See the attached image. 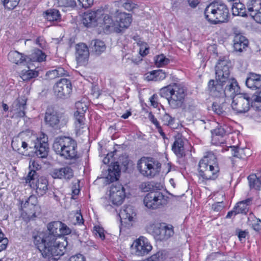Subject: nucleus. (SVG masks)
<instances>
[{
  "label": "nucleus",
  "instance_id": "obj_1",
  "mask_svg": "<svg viewBox=\"0 0 261 261\" xmlns=\"http://www.w3.org/2000/svg\"><path fill=\"white\" fill-rule=\"evenodd\" d=\"M60 226V221H53L47 224V231L32 232L33 243L46 261H56L64 254L67 243L58 240Z\"/></svg>",
  "mask_w": 261,
  "mask_h": 261
},
{
  "label": "nucleus",
  "instance_id": "obj_2",
  "mask_svg": "<svg viewBox=\"0 0 261 261\" xmlns=\"http://www.w3.org/2000/svg\"><path fill=\"white\" fill-rule=\"evenodd\" d=\"M220 168L216 156L213 152H207L199 162L198 176L203 180H215L219 175Z\"/></svg>",
  "mask_w": 261,
  "mask_h": 261
},
{
  "label": "nucleus",
  "instance_id": "obj_3",
  "mask_svg": "<svg viewBox=\"0 0 261 261\" xmlns=\"http://www.w3.org/2000/svg\"><path fill=\"white\" fill-rule=\"evenodd\" d=\"M53 148L57 154L65 159H77L79 158L76 142L70 137L63 136L57 138Z\"/></svg>",
  "mask_w": 261,
  "mask_h": 261
},
{
  "label": "nucleus",
  "instance_id": "obj_4",
  "mask_svg": "<svg viewBox=\"0 0 261 261\" xmlns=\"http://www.w3.org/2000/svg\"><path fill=\"white\" fill-rule=\"evenodd\" d=\"M229 10L226 5L214 2L208 5L204 10L205 18L212 24H218L228 21Z\"/></svg>",
  "mask_w": 261,
  "mask_h": 261
},
{
  "label": "nucleus",
  "instance_id": "obj_5",
  "mask_svg": "<svg viewBox=\"0 0 261 261\" xmlns=\"http://www.w3.org/2000/svg\"><path fill=\"white\" fill-rule=\"evenodd\" d=\"M230 67L231 63L227 57L220 58L215 67L216 79L218 80L219 82L225 81L229 86L228 89L235 90V89H240V87L236 80L230 77Z\"/></svg>",
  "mask_w": 261,
  "mask_h": 261
},
{
  "label": "nucleus",
  "instance_id": "obj_6",
  "mask_svg": "<svg viewBox=\"0 0 261 261\" xmlns=\"http://www.w3.org/2000/svg\"><path fill=\"white\" fill-rule=\"evenodd\" d=\"M187 88L183 83L173 84V90L168 103L172 109H182L187 111L185 106L186 97L187 95ZM194 106H191L187 110H193Z\"/></svg>",
  "mask_w": 261,
  "mask_h": 261
},
{
  "label": "nucleus",
  "instance_id": "obj_7",
  "mask_svg": "<svg viewBox=\"0 0 261 261\" xmlns=\"http://www.w3.org/2000/svg\"><path fill=\"white\" fill-rule=\"evenodd\" d=\"M137 167L142 175L151 178L160 172L161 164L153 158L143 156L138 161Z\"/></svg>",
  "mask_w": 261,
  "mask_h": 261
},
{
  "label": "nucleus",
  "instance_id": "obj_8",
  "mask_svg": "<svg viewBox=\"0 0 261 261\" xmlns=\"http://www.w3.org/2000/svg\"><path fill=\"white\" fill-rule=\"evenodd\" d=\"M225 81H219L218 80H211L207 85L208 91L210 94L215 97L224 98L227 96L232 97L236 93L239 92L240 89L231 90L228 89L229 85Z\"/></svg>",
  "mask_w": 261,
  "mask_h": 261
},
{
  "label": "nucleus",
  "instance_id": "obj_9",
  "mask_svg": "<svg viewBox=\"0 0 261 261\" xmlns=\"http://www.w3.org/2000/svg\"><path fill=\"white\" fill-rule=\"evenodd\" d=\"M68 121L67 115L55 110L52 107H47L44 117V122L48 126L60 128L65 126Z\"/></svg>",
  "mask_w": 261,
  "mask_h": 261
},
{
  "label": "nucleus",
  "instance_id": "obj_10",
  "mask_svg": "<svg viewBox=\"0 0 261 261\" xmlns=\"http://www.w3.org/2000/svg\"><path fill=\"white\" fill-rule=\"evenodd\" d=\"M168 201V197L159 190L149 192L143 199L145 206L151 210L164 207L167 204Z\"/></svg>",
  "mask_w": 261,
  "mask_h": 261
},
{
  "label": "nucleus",
  "instance_id": "obj_11",
  "mask_svg": "<svg viewBox=\"0 0 261 261\" xmlns=\"http://www.w3.org/2000/svg\"><path fill=\"white\" fill-rule=\"evenodd\" d=\"M232 99L231 107L237 114L247 112L251 107L250 95L247 93H235Z\"/></svg>",
  "mask_w": 261,
  "mask_h": 261
},
{
  "label": "nucleus",
  "instance_id": "obj_12",
  "mask_svg": "<svg viewBox=\"0 0 261 261\" xmlns=\"http://www.w3.org/2000/svg\"><path fill=\"white\" fill-rule=\"evenodd\" d=\"M152 246L144 237L141 236L136 239L130 246L132 254L139 256L147 255L152 249Z\"/></svg>",
  "mask_w": 261,
  "mask_h": 261
},
{
  "label": "nucleus",
  "instance_id": "obj_13",
  "mask_svg": "<svg viewBox=\"0 0 261 261\" xmlns=\"http://www.w3.org/2000/svg\"><path fill=\"white\" fill-rule=\"evenodd\" d=\"M125 197L124 188L121 184L115 183L111 185L109 191V197L113 204H121Z\"/></svg>",
  "mask_w": 261,
  "mask_h": 261
},
{
  "label": "nucleus",
  "instance_id": "obj_14",
  "mask_svg": "<svg viewBox=\"0 0 261 261\" xmlns=\"http://www.w3.org/2000/svg\"><path fill=\"white\" fill-rule=\"evenodd\" d=\"M55 94L60 98H67L72 92L71 81L67 79H61L54 87Z\"/></svg>",
  "mask_w": 261,
  "mask_h": 261
},
{
  "label": "nucleus",
  "instance_id": "obj_15",
  "mask_svg": "<svg viewBox=\"0 0 261 261\" xmlns=\"http://www.w3.org/2000/svg\"><path fill=\"white\" fill-rule=\"evenodd\" d=\"M152 234L158 240H166L174 234L173 226L165 224L154 225L152 226Z\"/></svg>",
  "mask_w": 261,
  "mask_h": 261
},
{
  "label": "nucleus",
  "instance_id": "obj_16",
  "mask_svg": "<svg viewBox=\"0 0 261 261\" xmlns=\"http://www.w3.org/2000/svg\"><path fill=\"white\" fill-rule=\"evenodd\" d=\"M42 136V137L37 138L34 141V147L35 149V153L38 158H46L49 151L48 138L44 134Z\"/></svg>",
  "mask_w": 261,
  "mask_h": 261
},
{
  "label": "nucleus",
  "instance_id": "obj_17",
  "mask_svg": "<svg viewBox=\"0 0 261 261\" xmlns=\"http://www.w3.org/2000/svg\"><path fill=\"white\" fill-rule=\"evenodd\" d=\"M130 14L127 13H119L116 17L115 24L112 27L113 32L120 33L127 29L132 22Z\"/></svg>",
  "mask_w": 261,
  "mask_h": 261
},
{
  "label": "nucleus",
  "instance_id": "obj_18",
  "mask_svg": "<svg viewBox=\"0 0 261 261\" xmlns=\"http://www.w3.org/2000/svg\"><path fill=\"white\" fill-rule=\"evenodd\" d=\"M102 15L103 11L101 10L86 12L83 15V24L87 27H95L97 24V21L100 20Z\"/></svg>",
  "mask_w": 261,
  "mask_h": 261
},
{
  "label": "nucleus",
  "instance_id": "obj_19",
  "mask_svg": "<svg viewBox=\"0 0 261 261\" xmlns=\"http://www.w3.org/2000/svg\"><path fill=\"white\" fill-rule=\"evenodd\" d=\"M211 132L212 143L216 145H221L225 142L224 137L228 133V127L225 125H219Z\"/></svg>",
  "mask_w": 261,
  "mask_h": 261
},
{
  "label": "nucleus",
  "instance_id": "obj_20",
  "mask_svg": "<svg viewBox=\"0 0 261 261\" xmlns=\"http://www.w3.org/2000/svg\"><path fill=\"white\" fill-rule=\"evenodd\" d=\"M37 180H31L28 182L31 188L35 189L37 195L39 196H43L48 190V182L47 179L43 176L38 177Z\"/></svg>",
  "mask_w": 261,
  "mask_h": 261
},
{
  "label": "nucleus",
  "instance_id": "obj_21",
  "mask_svg": "<svg viewBox=\"0 0 261 261\" xmlns=\"http://www.w3.org/2000/svg\"><path fill=\"white\" fill-rule=\"evenodd\" d=\"M233 47L236 52L242 53L246 50L249 41L247 38L237 31L233 32Z\"/></svg>",
  "mask_w": 261,
  "mask_h": 261
},
{
  "label": "nucleus",
  "instance_id": "obj_22",
  "mask_svg": "<svg viewBox=\"0 0 261 261\" xmlns=\"http://www.w3.org/2000/svg\"><path fill=\"white\" fill-rule=\"evenodd\" d=\"M76 60L80 65L85 64L88 60L89 51L85 43H80L76 46Z\"/></svg>",
  "mask_w": 261,
  "mask_h": 261
},
{
  "label": "nucleus",
  "instance_id": "obj_23",
  "mask_svg": "<svg viewBox=\"0 0 261 261\" xmlns=\"http://www.w3.org/2000/svg\"><path fill=\"white\" fill-rule=\"evenodd\" d=\"M50 174L54 178L69 179L73 176V172L71 167L66 166L54 169Z\"/></svg>",
  "mask_w": 261,
  "mask_h": 261
},
{
  "label": "nucleus",
  "instance_id": "obj_24",
  "mask_svg": "<svg viewBox=\"0 0 261 261\" xmlns=\"http://www.w3.org/2000/svg\"><path fill=\"white\" fill-rule=\"evenodd\" d=\"M246 85L248 88L256 90L261 87V74L249 72L246 80Z\"/></svg>",
  "mask_w": 261,
  "mask_h": 261
},
{
  "label": "nucleus",
  "instance_id": "obj_25",
  "mask_svg": "<svg viewBox=\"0 0 261 261\" xmlns=\"http://www.w3.org/2000/svg\"><path fill=\"white\" fill-rule=\"evenodd\" d=\"M247 12L253 19L261 14V0H249L246 4Z\"/></svg>",
  "mask_w": 261,
  "mask_h": 261
},
{
  "label": "nucleus",
  "instance_id": "obj_26",
  "mask_svg": "<svg viewBox=\"0 0 261 261\" xmlns=\"http://www.w3.org/2000/svg\"><path fill=\"white\" fill-rule=\"evenodd\" d=\"M41 168V166L35 161H31L29 165V170L28 175L25 177V183L30 182L31 180H35L39 175L37 172Z\"/></svg>",
  "mask_w": 261,
  "mask_h": 261
},
{
  "label": "nucleus",
  "instance_id": "obj_27",
  "mask_svg": "<svg viewBox=\"0 0 261 261\" xmlns=\"http://www.w3.org/2000/svg\"><path fill=\"white\" fill-rule=\"evenodd\" d=\"M8 57L10 61L17 65L28 63L27 56L17 51H11Z\"/></svg>",
  "mask_w": 261,
  "mask_h": 261
},
{
  "label": "nucleus",
  "instance_id": "obj_28",
  "mask_svg": "<svg viewBox=\"0 0 261 261\" xmlns=\"http://www.w3.org/2000/svg\"><path fill=\"white\" fill-rule=\"evenodd\" d=\"M184 144L185 141L184 139L181 137H178L175 138L172 145V149L178 158H182L185 155Z\"/></svg>",
  "mask_w": 261,
  "mask_h": 261
},
{
  "label": "nucleus",
  "instance_id": "obj_29",
  "mask_svg": "<svg viewBox=\"0 0 261 261\" xmlns=\"http://www.w3.org/2000/svg\"><path fill=\"white\" fill-rule=\"evenodd\" d=\"M119 215L121 219L128 220L129 221H132L136 214L132 206L124 205L120 210Z\"/></svg>",
  "mask_w": 261,
  "mask_h": 261
},
{
  "label": "nucleus",
  "instance_id": "obj_30",
  "mask_svg": "<svg viewBox=\"0 0 261 261\" xmlns=\"http://www.w3.org/2000/svg\"><path fill=\"white\" fill-rule=\"evenodd\" d=\"M108 171V174L106 177V181L110 183L118 180L120 173L118 165L116 164V165L110 167Z\"/></svg>",
  "mask_w": 261,
  "mask_h": 261
},
{
  "label": "nucleus",
  "instance_id": "obj_31",
  "mask_svg": "<svg viewBox=\"0 0 261 261\" xmlns=\"http://www.w3.org/2000/svg\"><path fill=\"white\" fill-rule=\"evenodd\" d=\"M252 201V198H249L238 202L234 207L238 214H246L249 211V205L251 204Z\"/></svg>",
  "mask_w": 261,
  "mask_h": 261
},
{
  "label": "nucleus",
  "instance_id": "obj_32",
  "mask_svg": "<svg viewBox=\"0 0 261 261\" xmlns=\"http://www.w3.org/2000/svg\"><path fill=\"white\" fill-rule=\"evenodd\" d=\"M74 116L75 118V130L77 134L80 135L83 132V130L82 129L86 127L84 122L85 114L74 113Z\"/></svg>",
  "mask_w": 261,
  "mask_h": 261
},
{
  "label": "nucleus",
  "instance_id": "obj_33",
  "mask_svg": "<svg viewBox=\"0 0 261 261\" xmlns=\"http://www.w3.org/2000/svg\"><path fill=\"white\" fill-rule=\"evenodd\" d=\"M46 57V55L42 50L35 49L29 57L27 56L28 63L29 62H41L45 60Z\"/></svg>",
  "mask_w": 261,
  "mask_h": 261
},
{
  "label": "nucleus",
  "instance_id": "obj_34",
  "mask_svg": "<svg viewBox=\"0 0 261 261\" xmlns=\"http://www.w3.org/2000/svg\"><path fill=\"white\" fill-rule=\"evenodd\" d=\"M91 48L92 52L99 55L106 50V46L103 41L96 39L91 41Z\"/></svg>",
  "mask_w": 261,
  "mask_h": 261
},
{
  "label": "nucleus",
  "instance_id": "obj_35",
  "mask_svg": "<svg viewBox=\"0 0 261 261\" xmlns=\"http://www.w3.org/2000/svg\"><path fill=\"white\" fill-rule=\"evenodd\" d=\"M232 14L234 15H239L242 17H246L249 15L244 4L241 3H236L232 7Z\"/></svg>",
  "mask_w": 261,
  "mask_h": 261
},
{
  "label": "nucleus",
  "instance_id": "obj_36",
  "mask_svg": "<svg viewBox=\"0 0 261 261\" xmlns=\"http://www.w3.org/2000/svg\"><path fill=\"white\" fill-rule=\"evenodd\" d=\"M247 178L250 189L261 190V177H257L255 174H252L250 175Z\"/></svg>",
  "mask_w": 261,
  "mask_h": 261
},
{
  "label": "nucleus",
  "instance_id": "obj_37",
  "mask_svg": "<svg viewBox=\"0 0 261 261\" xmlns=\"http://www.w3.org/2000/svg\"><path fill=\"white\" fill-rule=\"evenodd\" d=\"M44 15L45 18L49 21H57L61 19V14L59 11L57 9H49Z\"/></svg>",
  "mask_w": 261,
  "mask_h": 261
},
{
  "label": "nucleus",
  "instance_id": "obj_38",
  "mask_svg": "<svg viewBox=\"0 0 261 261\" xmlns=\"http://www.w3.org/2000/svg\"><path fill=\"white\" fill-rule=\"evenodd\" d=\"M140 188L144 192L156 191L159 190L158 184L153 181H145L141 183Z\"/></svg>",
  "mask_w": 261,
  "mask_h": 261
},
{
  "label": "nucleus",
  "instance_id": "obj_39",
  "mask_svg": "<svg viewBox=\"0 0 261 261\" xmlns=\"http://www.w3.org/2000/svg\"><path fill=\"white\" fill-rule=\"evenodd\" d=\"M251 107L256 110H261V90L250 96Z\"/></svg>",
  "mask_w": 261,
  "mask_h": 261
},
{
  "label": "nucleus",
  "instance_id": "obj_40",
  "mask_svg": "<svg viewBox=\"0 0 261 261\" xmlns=\"http://www.w3.org/2000/svg\"><path fill=\"white\" fill-rule=\"evenodd\" d=\"M225 107V104L223 102L219 103L217 101H215L212 105V110L218 115L224 117L227 114Z\"/></svg>",
  "mask_w": 261,
  "mask_h": 261
},
{
  "label": "nucleus",
  "instance_id": "obj_41",
  "mask_svg": "<svg viewBox=\"0 0 261 261\" xmlns=\"http://www.w3.org/2000/svg\"><path fill=\"white\" fill-rule=\"evenodd\" d=\"M27 99L22 98L19 100L17 104L16 113L17 116L20 117H23L25 116V110L26 109Z\"/></svg>",
  "mask_w": 261,
  "mask_h": 261
},
{
  "label": "nucleus",
  "instance_id": "obj_42",
  "mask_svg": "<svg viewBox=\"0 0 261 261\" xmlns=\"http://www.w3.org/2000/svg\"><path fill=\"white\" fill-rule=\"evenodd\" d=\"M58 7L64 8L73 9L76 6L75 0H57Z\"/></svg>",
  "mask_w": 261,
  "mask_h": 261
},
{
  "label": "nucleus",
  "instance_id": "obj_43",
  "mask_svg": "<svg viewBox=\"0 0 261 261\" xmlns=\"http://www.w3.org/2000/svg\"><path fill=\"white\" fill-rule=\"evenodd\" d=\"M38 76V72L34 70L28 69L21 72V78L23 81H28Z\"/></svg>",
  "mask_w": 261,
  "mask_h": 261
},
{
  "label": "nucleus",
  "instance_id": "obj_44",
  "mask_svg": "<svg viewBox=\"0 0 261 261\" xmlns=\"http://www.w3.org/2000/svg\"><path fill=\"white\" fill-rule=\"evenodd\" d=\"M99 23H101L100 22ZM102 23L103 24L104 29L106 31H113V28L112 27L114 24H115V21H114L108 15L104 16Z\"/></svg>",
  "mask_w": 261,
  "mask_h": 261
},
{
  "label": "nucleus",
  "instance_id": "obj_45",
  "mask_svg": "<svg viewBox=\"0 0 261 261\" xmlns=\"http://www.w3.org/2000/svg\"><path fill=\"white\" fill-rule=\"evenodd\" d=\"M166 257V253L163 251H160L143 261H164Z\"/></svg>",
  "mask_w": 261,
  "mask_h": 261
},
{
  "label": "nucleus",
  "instance_id": "obj_46",
  "mask_svg": "<svg viewBox=\"0 0 261 261\" xmlns=\"http://www.w3.org/2000/svg\"><path fill=\"white\" fill-rule=\"evenodd\" d=\"M173 90V84L164 87L160 89V95L161 97H165L168 100L171 97Z\"/></svg>",
  "mask_w": 261,
  "mask_h": 261
},
{
  "label": "nucleus",
  "instance_id": "obj_47",
  "mask_svg": "<svg viewBox=\"0 0 261 261\" xmlns=\"http://www.w3.org/2000/svg\"><path fill=\"white\" fill-rule=\"evenodd\" d=\"M161 120L164 125L172 126L175 122V118L166 113L162 115Z\"/></svg>",
  "mask_w": 261,
  "mask_h": 261
},
{
  "label": "nucleus",
  "instance_id": "obj_48",
  "mask_svg": "<svg viewBox=\"0 0 261 261\" xmlns=\"http://www.w3.org/2000/svg\"><path fill=\"white\" fill-rule=\"evenodd\" d=\"M231 148L232 155L240 159H244L246 156L245 154V149L243 148H238L234 146L230 147Z\"/></svg>",
  "mask_w": 261,
  "mask_h": 261
},
{
  "label": "nucleus",
  "instance_id": "obj_49",
  "mask_svg": "<svg viewBox=\"0 0 261 261\" xmlns=\"http://www.w3.org/2000/svg\"><path fill=\"white\" fill-rule=\"evenodd\" d=\"M5 8L12 10L14 9L18 4L20 0H1Z\"/></svg>",
  "mask_w": 261,
  "mask_h": 261
},
{
  "label": "nucleus",
  "instance_id": "obj_50",
  "mask_svg": "<svg viewBox=\"0 0 261 261\" xmlns=\"http://www.w3.org/2000/svg\"><path fill=\"white\" fill-rule=\"evenodd\" d=\"M169 60L163 54L156 57L155 65L158 67H162L168 64Z\"/></svg>",
  "mask_w": 261,
  "mask_h": 261
},
{
  "label": "nucleus",
  "instance_id": "obj_51",
  "mask_svg": "<svg viewBox=\"0 0 261 261\" xmlns=\"http://www.w3.org/2000/svg\"><path fill=\"white\" fill-rule=\"evenodd\" d=\"M76 111L74 113L80 114H85V112L87 110V106L85 102L77 101L75 104Z\"/></svg>",
  "mask_w": 261,
  "mask_h": 261
},
{
  "label": "nucleus",
  "instance_id": "obj_52",
  "mask_svg": "<svg viewBox=\"0 0 261 261\" xmlns=\"http://www.w3.org/2000/svg\"><path fill=\"white\" fill-rule=\"evenodd\" d=\"M8 242V239L4 238V234L0 228V252L6 248Z\"/></svg>",
  "mask_w": 261,
  "mask_h": 261
},
{
  "label": "nucleus",
  "instance_id": "obj_53",
  "mask_svg": "<svg viewBox=\"0 0 261 261\" xmlns=\"http://www.w3.org/2000/svg\"><path fill=\"white\" fill-rule=\"evenodd\" d=\"M122 6L125 9L130 11L136 8V5L132 0H123Z\"/></svg>",
  "mask_w": 261,
  "mask_h": 261
},
{
  "label": "nucleus",
  "instance_id": "obj_54",
  "mask_svg": "<svg viewBox=\"0 0 261 261\" xmlns=\"http://www.w3.org/2000/svg\"><path fill=\"white\" fill-rule=\"evenodd\" d=\"M61 226L59 229V232L62 236L67 235L71 233V229L65 224L60 221Z\"/></svg>",
  "mask_w": 261,
  "mask_h": 261
},
{
  "label": "nucleus",
  "instance_id": "obj_55",
  "mask_svg": "<svg viewBox=\"0 0 261 261\" xmlns=\"http://www.w3.org/2000/svg\"><path fill=\"white\" fill-rule=\"evenodd\" d=\"M154 75H155L156 81L163 80L166 77V73L162 70H154Z\"/></svg>",
  "mask_w": 261,
  "mask_h": 261
},
{
  "label": "nucleus",
  "instance_id": "obj_56",
  "mask_svg": "<svg viewBox=\"0 0 261 261\" xmlns=\"http://www.w3.org/2000/svg\"><path fill=\"white\" fill-rule=\"evenodd\" d=\"M252 228L256 231L259 232L261 230V220L255 218L251 224Z\"/></svg>",
  "mask_w": 261,
  "mask_h": 261
},
{
  "label": "nucleus",
  "instance_id": "obj_57",
  "mask_svg": "<svg viewBox=\"0 0 261 261\" xmlns=\"http://www.w3.org/2000/svg\"><path fill=\"white\" fill-rule=\"evenodd\" d=\"M67 261H86L85 257L79 254L76 255L71 256Z\"/></svg>",
  "mask_w": 261,
  "mask_h": 261
},
{
  "label": "nucleus",
  "instance_id": "obj_58",
  "mask_svg": "<svg viewBox=\"0 0 261 261\" xmlns=\"http://www.w3.org/2000/svg\"><path fill=\"white\" fill-rule=\"evenodd\" d=\"M36 43L42 49L46 47L45 41L42 37H38L36 40Z\"/></svg>",
  "mask_w": 261,
  "mask_h": 261
},
{
  "label": "nucleus",
  "instance_id": "obj_59",
  "mask_svg": "<svg viewBox=\"0 0 261 261\" xmlns=\"http://www.w3.org/2000/svg\"><path fill=\"white\" fill-rule=\"evenodd\" d=\"M95 230L96 231L95 234L96 235H98V237L102 240H104L105 239V236L103 232V230L102 228L99 227L95 226Z\"/></svg>",
  "mask_w": 261,
  "mask_h": 261
},
{
  "label": "nucleus",
  "instance_id": "obj_60",
  "mask_svg": "<svg viewBox=\"0 0 261 261\" xmlns=\"http://www.w3.org/2000/svg\"><path fill=\"white\" fill-rule=\"evenodd\" d=\"M148 118L149 120L155 126L156 128L160 126L159 122L151 113L149 114Z\"/></svg>",
  "mask_w": 261,
  "mask_h": 261
},
{
  "label": "nucleus",
  "instance_id": "obj_61",
  "mask_svg": "<svg viewBox=\"0 0 261 261\" xmlns=\"http://www.w3.org/2000/svg\"><path fill=\"white\" fill-rule=\"evenodd\" d=\"M83 8H88L91 6L94 0H78Z\"/></svg>",
  "mask_w": 261,
  "mask_h": 261
},
{
  "label": "nucleus",
  "instance_id": "obj_62",
  "mask_svg": "<svg viewBox=\"0 0 261 261\" xmlns=\"http://www.w3.org/2000/svg\"><path fill=\"white\" fill-rule=\"evenodd\" d=\"M46 75L50 79H54L58 77L56 69L47 71L46 73Z\"/></svg>",
  "mask_w": 261,
  "mask_h": 261
},
{
  "label": "nucleus",
  "instance_id": "obj_63",
  "mask_svg": "<svg viewBox=\"0 0 261 261\" xmlns=\"http://www.w3.org/2000/svg\"><path fill=\"white\" fill-rule=\"evenodd\" d=\"M140 54L142 56L144 57L146 55H147L148 53V47L147 46V44H146V45H142V46H140V51H139Z\"/></svg>",
  "mask_w": 261,
  "mask_h": 261
},
{
  "label": "nucleus",
  "instance_id": "obj_64",
  "mask_svg": "<svg viewBox=\"0 0 261 261\" xmlns=\"http://www.w3.org/2000/svg\"><path fill=\"white\" fill-rule=\"evenodd\" d=\"M150 101L151 102V106H152L154 108H157L158 106V95L156 94H153L152 96L149 98Z\"/></svg>",
  "mask_w": 261,
  "mask_h": 261
}]
</instances>
